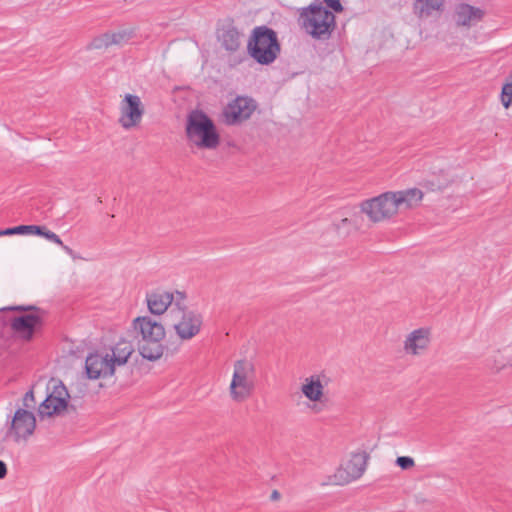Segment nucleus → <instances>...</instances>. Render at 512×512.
I'll list each match as a JSON object with an SVG mask.
<instances>
[{"label": "nucleus", "mask_w": 512, "mask_h": 512, "mask_svg": "<svg viewBox=\"0 0 512 512\" xmlns=\"http://www.w3.org/2000/svg\"><path fill=\"white\" fill-rule=\"evenodd\" d=\"M219 40L227 51L234 52L240 47L241 34L235 27L227 26L222 29Z\"/></svg>", "instance_id": "22"}, {"label": "nucleus", "mask_w": 512, "mask_h": 512, "mask_svg": "<svg viewBox=\"0 0 512 512\" xmlns=\"http://www.w3.org/2000/svg\"><path fill=\"white\" fill-rule=\"evenodd\" d=\"M177 295L176 304L169 310L167 319L177 337L182 341H189L200 333L203 318L200 313L184 305V292H177Z\"/></svg>", "instance_id": "4"}, {"label": "nucleus", "mask_w": 512, "mask_h": 512, "mask_svg": "<svg viewBox=\"0 0 512 512\" xmlns=\"http://www.w3.org/2000/svg\"><path fill=\"white\" fill-rule=\"evenodd\" d=\"M35 235L44 237L57 245H62V240L60 237L56 233L48 230L45 226L38 225V231H36Z\"/></svg>", "instance_id": "24"}, {"label": "nucleus", "mask_w": 512, "mask_h": 512, "mask_svg": "<svg viewBox=\"0 0 512 512\" xmlns=\"http://www.w3.org/2000/svg\"><path fill=\"white\" fill-rule=\"evenodd\" d=\"M134 33L132 30H121L113 33H104L96 38L90 44L94 49L108 48L111 45H123L127 43Z\"/></svg>", "instance_id": "18"}, {"label": "nucleus", "mask_w": 512, "mask_h": 512, "mask_svg": "<svg viewBox=\"0 0 512 512\" xmlns=\"http://www.w3.org/2000/svg\"><path fill=\"white\" fill-rule=\"evenodd\" d=\"M430 343V329L421 327L407 334L403 342V350L409 356H420L428 350Z\"/></svg>", "instance_id": "14"}, {"label": "nucleus", "mask_w": 512, "mask_h": 512, "mask_svg": "<svg viewBox=\"0 0 512 512\" xmlns=\"http://www.w3.org/2000/svg\"><path fill=\"white\" fill-rule=\"evenodd\" d=\"M501 102L505 108H508L512 104V73L502 87Z\"/></svg>", "instance_id": "23"}, {"label": "nucleus", "mask_w": 512, "mask_h": 512, "mask_svg": "<svg viewBox=\"0 0 512 512\" xmlns=\"http://www.w3.org/2000/svg\"><path fill=\"white\" fill-rule=\"evenodd\" d=\"M423 199V192L417 188L388 191L361 203V211L373 222L392 218L403 210L417 207Z\"/></svg>", "instance_id": "1"}, {"label": "nucleus", "mask_w": 512, "mask_h": 512, "mask_svg": "<svg viewBox=\"0 0 512 512\" xmlns=\"http://www.w3.org/2000/svg\"><path fill=\"white\" fill-rule=\"evenodd\" d=\"M15 234L19 235H35L36 231H38V225H19L14 227Z\"/></svg>", "instance_id": "25"}, {"label": "nucleus", "mask_w": 512, "mask_h": 512, "mask_svg": "<svg viewBox=\"0 0 512 512\" xmlns=\"http://www.w3.org/2000/svg\"><path fill=\"white\" fill-rule=\"evenodd\" d=\"M444 0H414V14L420 19H427L443 11Z\"/></svg>", "instance_id": "20"}, {"label": "nucleus", "mask_w": 512, "mask_h": 512, "mask_svg": "<svg viewBox=\"0 0 512 512\" xmlns=\"http://www.w3.org/2000/svg\"><path fill=\"white\" fill-rule=\"evenodd\" d=\"M299 23L313 39L322 41L328 40L336 27L335 15L321 3L302 8Z\"/></svg>", "instance_id": "5"}, {"label": "nucleus", "mask_w": 512, "mask_h": 512, "mask_svg": "<svg viewBox=\"0 0 512 512\" xmlns=\"http://www.w3.org/2000/svg\"><path fill=\"white\" fill-rule=\"evenodd\" d=\"M324 2L335 12H341L343 10L340 0H324Z\"/></svg>", "instance_id": "29"}, {"label": "nucleus", "mask_w": 512, "mask_h": 512, "mask_svg": "<svg viewBox=\"0 0 512 512\" xmlns=\"http://www.w3.org/2000/svg\"><path fill=\"white\" fill-rule=\"evenodd\" d=\"M137 338H140L139 352L147 360L155 361L162 357L164 346L162 340L166 331L162 323L150 316H139L132 322Z\"/></svg>", "instance_id": "2"}, {"label": "nucleus", "mask_w": 512, "mask_h": 512, "mask_svg": "<svg viewBox=\"0 0 512 512\" xmlns=\"http://www.w3.org/2000/svg\"><path fill=\"white\" fill-rule=\"evenodd\" d=\"M368 456L366 453H353L347 461L329 477V484L346 485L359 479L365 472Z\"/></svg>", "instance_id": "8"}, {"label": "nucleus", "mask_w": 512, "mask_h": 512, "mask_svg": "<svg viewBox=\"0 0 512 512\" xmlns=\"http://www.w3.org/2000/svg\"><path fill=\"white\" fill-rule=\"evenodd\" d=\"M59 246H60V247H61V248H62V249L67 253V254H69V255H72V254H73V250H72L69 246L65 245L63 242H62V245H59Z\"/></svg>", "instance_id": "33"}, {"label": "nucleus", "mask_w": 512, "mask_h": 512, "mask_svg": "<svg viewBox=\"0 0 512 512\" xmlns=\"http://www.w3.org/2000/svg\"><path fill=\"white\" fill-rule=\"evenodd\" d=\"M69 394L66 387L60 383L53 387L52 392L39 406V414L42 417L52 416L64 411L67 407Z\"/></svg>", "instance_id": "12"}, {"label": "nucleus", "mask_w": 512, "mask_h": 512, "mask_svg": "<svg viewBox=\"0 0 512 512\" xmlns=\"http://www.w3.org/2000/svg\"><path fill=\"white\" fill-rule=\"evenodd\" d=\"M500 354L497 353L495 356H494V362L493 363H488L487 366L494 372H499L501 371L505 366H506V363L502 360V359H498L500 358Z\"/></svg>", "instance_id": "27"}, {"label": "nucleus", "mask_w": 512, "mask_h": 512, "mask_svg": "<svg viewBox=\"0 0 512 512\" xmlns=\"http://www.w3.org/2000/svg\"><path fill=\"white\" fill-rule=\"evenodd\" d=\"M396 464L403 470H408L414 467V459L409 456H399L396 459Z\"/></svg>", "instance_id": "26"}, {"label": "nucleus", "mask_w": 512, "mask_h": 512, "mask_svg": "<svg viewBox=\"0 0 512 512\" xmlns=\"http://www.w3.org/2000/svg\"><path fill=\"white\" fill-rule=\"evenodd\" d=\"M278 498H279V493H278V491H276V490H275V491H273V493H272V499H278Z\"/></svg>", "instance_id": "34"}, {"label": "nucleus", "mask_w": 512, "mask_h": 512, "mask_svg": "<svg viewBox=\"0 0 512 512\" xmlns=\"http://www.w3.org/2000/svg\"><path fill=\"white\" fill-rule=\"evenodd\" d=\"M36 419L32 412L19 408L10 423L5 438H12L15 442L27 440L34 432Z\"/></svg>", "instance_id": "11"}, {"label": "nucleus", "mask_w": 512, "mask_h": 512, "mask_svg": "<svg viewBox=\"0 0 512 512\" xmlns=\"http://www.w3.org/2000/svg\"><path fill=\"white\" fill-rule=\"evenodd\" d=\"M247 49L250 56L261 65L273 63L281 50L276 32L266 26L253 29Z\"/></svg>", "instance_id": "6"}, {"label": "nucleus", "mask_w": 512, "mask_h": 512, "mask_svg": "<svg viewBox=\"0 0 512 512\" xmlns=\"http://www.w3.org/2000/svg\"><path fill=\"white\" fill-rule=\"evenodd\" d=\"M23 405L26 408H33L34 407L35 400H34L33 391H28V392L25 393V395L23 397Z\"/></svg>", "instance_id": "28"}, {"label": "nucleus", "mask_w": 512, "mask_h": 512, "mask_svg": "<svg viewBox=\"0 0 512 512\" xmlns=\"http://www.w3.org/2000/svg\"><path fill=\"white\" fill-rule=\"evenodd\" d=\"M6 321L11 330L25 340L31 339L35 328L41 324L40 317L35 313L9 316Z\"/></svg>", "instance_id": "16"}, {"label": "nucleus", "mask_w": 512, "mask_h": 512, "mask_svg": "<svg viewBox=\"0 0 512 512\" xmlns=\"http://www.w3.org/2000/svg\"><path fill=\"white\" fill-rule=\"evenodd\" d=\"M256 380V368L252 361L247 359L235 361L229 385L230 398L237 403L249 399L255 390Z\"/></svg>", "instance_id": "7"}, {"label": "nucleus", "mask_w": 512, "mask_h": 512, "mask_svg": "<svg viewBox=\"0 0 512 512\" xmlns=\"http://www.w3.org/2000/svg\"><path fill=\"white\" fill-rule=\"evenodd\" d=\"M185 132L190 147L214 150L220 144V135L214 122L202 110H192L188 114Z\"/></svg>", "instance_id": "3"}, {"label": "nucleus", "mask_w": 512, "mask_h": 512, "mask_svg": "<svg viewBox=\"0 0 512 512\" xmlns=\"http://www.w3.org/2000/svg\"><path fill=\"white\" fill-rule=\"evenodd\" d=\"M119 110V123L126 130L138 126L145 112L140 97L133 94H126L124 96Z\"/></svg>", "instance_id": "10"}, {"label": "nucleus", "mask_w": 512, "mask_h": 512, "mask_svg": "<svg viewBox=\"0 0 512 512\" xmlns=\"http://www.w3.org/2000/svg\"><path fill=\"white\" fill-rule=\"evenodd\" d=\"M177 292L164 290L151 291L146 294L145 300L149 312L153 315H162L173 307L177 301Z\"/></svg>", "instance_id": "15"}, {"label": "nucleus", "mask_w": 512, "mask_h": 512, "mask_svg": "<svg viewBox=\"0 0 512 512\" xmlns=\"http://www.w3.org/2000/svg\"><path fill=\"white\" fill-rule=\"evenodd\" d=\"M133 352L134 348L131 342L121 340L111 348V353H108V357L111 358V361L116 368L117 366H123L126 364Z\"/></svg>", "instance_id": "21"}, {"label": "nucleus", "mask_w": 512, "mask_h": 512, "mask_svg": "<svg viewBox=\"0 0 512 512\" xmlns=\"http://www.w3.org/2000/svg\"><path fill=\"white\" fill-rule=\"evenodd\" d=\"M257 108V103L250 97L237 96L223 110L226 125H238L248 120Z\"/></svg>", "instance_id": "9"}, {"label": "nucleus", "mask_w": 512, "mask_h": 512, "mask_svg": "<svg viewBox=\"0 0 512 512\" xmlns=\"http://www.w3.org/2000/svg\"><path fill=\"white\" fill-rule=\"evenodd\" d=\"M7 474L6 464L0 460V479H3Z\"/></svg>", "instance_id": "32"}, {"label": "nucleus", "mask_w": 512, "mask_h": 512, "mask_svg": "<svg viewBox=\"0 0 512 512\" xmlns=\"http://www.w3.org/2000/svg\"><path fill=\"white\" fill-rule=\"evenodd\" d=\"M301 392L311 402H319L324 396V386L318 375H311L304 379Z\"/></svg>", "instance_id": "19"}, {"label": "nucleus", "mask_w": 512, "mask_h": 512, "mask_svg": "<svg viewBox=\"0 0 512 512\" xmlns=\"http://www.w3.org/2000/svg\"><path fill=\"white\" fill-rule=\"evenodd\" d=\"M85 370L89 379H99L112 376L115 372V367L108 357V352L94 353L87 356L85 361Z\"/></svg>", "instance_id": "13"}, {"label": "nucleus", "mask_w": 512, "mask_h": 512, "mask_svg": "<svg viewBox=\"0 0 512 512\" xmlns=\"http://www.w3.org/2000/svg\"><path fill=\"white\" fill-rule=\"evenodd\" d=\"M9 310H23V308L19 306V307H12V308H9Z\"/></svg>", "instance_id": "35"}, {"label": "nucleus", "mask_w": 512, "mask_h": 512, "mask_svg": "<svg viewBox=\"0 0 512 512\" xmlns=\"http://www.w3.org/2000/svg\"><path fill=\"white\" fill-rule=\"evenodd\" d=\"M353 225L352 220L348 218L341 219L338 223L335 224V227L337 230L346 229L348 231V228Z\"/></svg>", "instance_id": "30"}, {"label": "nucleus", "mask_w": 512, "mask_h": 512, "mask_svg": "<svg viewBox=\"0 0 512 512\" xmlns=\"http://www.w3.org/2000/svg\"><path fill=\"white\" fill-rule=\"evenodd\" d=\"M15 228L14 227H11V228H7V229H4V230H0V236H10V235H15Z\"/></svg>", "instance_id": "31"}, {"label": "nucleus", "mask_w": 512, "mask_h": 512, "mask_svg": "<svg viewBox=\"0 0 512 512\" xmlns=\"http://www.w3.org/2000/svg\"><path fill=\"white\" fill-rule=\"evenodd\" d=\"M485 16V11L479 7L467 3H459L455 6L453 19L459 27L470 28L481 22Z\"/></svg>", "instance_id": "17"}]
</instances>
